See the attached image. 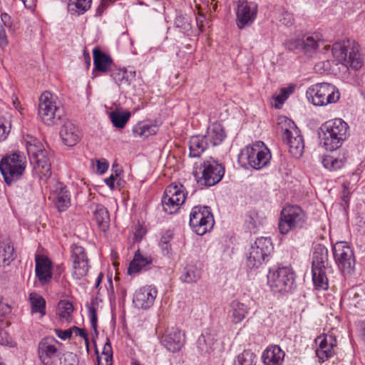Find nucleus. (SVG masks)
<instances>
[{
    "mask_svg": "<svg viewBox=\"0 0 365 365\" xmlns=\"http://www.w3.org/2000/svg\"><path fill=\"white\" fill-rule=\"evenodd\" d=\"M319 138L327 150L340 148L349 136V125L342 119L336 118L323 123L319 128Z\"/></svg>",
    "mask_w": 365,
    "mask_h": 365,
    "instance_id": "1",
    "label": "nucleus"
},
{
    "mask_svg": "<svg viewBox=\"0 0 365 365\" xmlns=\"http://www.w3.org/2000/svg\"><path fill=\"white\" fill-rule=\"evenodd\" d=\"M331 273L333 269L329 263L328 249L322 244H317L312 257V281L316 289H328L327 274Z\"/></svg>",
    "mask_w": 365,
    "mask_h": 365,
    "instance_id": "2",
    "label": "nucleus"
},
{
    "mask_svg": "<svg viewBox=\"0 0 365 365\" xmlns=\"http://www.w3.org/2000/svg\"><path fill=\"white\" fill-rule=\"evenodd\" d=\"M331 52L334 58L347 68L359 70L364 64L359 46L354 41L346 39L336 42L331 46Z\"/></svg>",
    "mask_w": 365,
    "mask_h": 365,
    "instance_id": "3",
    "label": "nucleus"
},
{
    "mask_svg": "<svg viewBox=\"0 0 365 365\" xmlns=\"http://www.w3.org/2000/svg\"><path fill=\"white\" fill-rule=\"evenodd\" d=\"M38 113L41 120L49 126L59 124L65 115L58 98L49 91H44L39 97Z\"/></svg>",
    "mask_w": 365,
    "mask_h": 365,
    "instance_id": "4",
    "label": "nucleus"
},
{
    "mask_svg": "<svg viewBox=\"0 0 365 365\" xmlns=\"http://www.w3.org/2000/svg\"><path fill=\"white\" fill-rule=\"evenodd\" d=\"M272 155L269 148L262 141H257L252 145H247L239 154V161L247 163L250 167L260 170L266 167L271 160Z\"/></svg>",
    "mask_w": 365,
    "mask_h": 365,
    "instance_id": "5",
    "label": "nucleus"
},
{
    "mask_svg": "<svg viewBox=\"0 0 365 365\" xmlns=\"http://www.w3.org/2000/svg\"><path fill=\"white\" fill-rule=\"evenodd\" d=\"M278 125L282 133V139L287 144L289 153L294 158L302 156L304 148V140L301 132L295 123L287 117L279 118Z\"/></svg>",
    "mask_w": 365,
    "mask_h": 365,
    "instance_id": "6",
    "label": "nucleus"
},
{
    "mask_svg": "<svg viewBox=\"0 0 365 365\" xmlns=\"http://www.w3.org/2000/svg\"><path fill=\"white\" fill-rule=\"evenodd\" d=\"M307 215L298 205H289L284 207L279 220V230L282 235L304 228L307 224Z\"/></svg>",
    "mask_w": 365,
    "mask_h": 365,
    "instance_id": "7",
    "label": "nucleus"
},
{
    "mask_svg": "<svg viewBox=\"0 0 365 365\" xmlns=\"http://www.w3.org/2000/svg\"><path fill=\"white\" fill-rule=\"evenodd\" d=\"M26 166L23 153L15 152L4 157L0 161V171L7 185H11L23 175Z\"/></svg>",
    "mask_w": 365,
    "mask_h": 365,
    "instance_id": "8",
    "label": "nucleus"
},
{
    "mask_svg": "<svg viewBox=\"0 0 365 365\" xmlns=\"http://www.w3.org/2000/svg\"><path fill=\"white\" fill-rule=\"evenodd\" d=\"M273 249L270 238L263 237L257 238L251 245L246 254L247 266L250 269H258L269 260Z\"/></svg>",
    "mask_w": 365,
    "mask_h": 365,
    "instance_id": "9",
    "label": "nucleus"
},
{
    "mask_svg": "<svg viewBox=\"0 0 365 365\" xmlns=\"http://www.w3.org/2000/svg\"><path fill=\"white\" fill-rule=\"evenodd\" d=\"M225 174V168L210 157L202 161L199 172L195 173L197 182L200 186L211 187L217 184Z\"/></svg>",
    "mask_w": 365,
    "mask_h": 365,
    "instance_id": "10",
    "label": "nucleus"
},
{
    "mask_svg": "<svg viewBox=\"0 0 365 365\" xmlns=\"http://www.w3.org/2000/svg\"><path fill=\"white\" fill-rule=\"evenodd\" d=\"M306 96L314 106H323L336 103L339 99L340 94L334 85L322 83L310 86L306 92Z\"/></svg>",
    "mask_w": 365,
    "mask_h": 365,
    "instance_id": "11",
    "label": "nucleus"
},
{
    "mask_svg": "<svg viewBox=\"0 0 365 365\" xmlns=\"http://www.w3.org/2000/svg\"><path fill=\"white\" fill-rule=\"evenodd\" d=\"M189 224L193 232L200 236L211 230L215 220L210 207L197 205L192 207Z\"/></svg>",
    "mask_w": 365,
    "mask_h": 365,
    "instance_id": "12",
    "label": "nucleus"
},
{
    "mask_svg": "<svg viewBox=\"0 0 365 365\" xmlns=\"http://www.w3.org/2000/svg\"><path fill=\"white\" fill-rule=\"evenodd\" d=\"M27 152L31 162L36 165V168L41 179L46 180L51 175V165L48 152L43 148V145L36 139L28 142Z\"/></svg>",
    "mask_w": 365,
    "mask_h": 365,
    "instance_id": "13",
    "label": "nucleus"
},
{
    "mask_svg": "<svg viewBox=\"0 0 365 365\" xmlns=\"http://www.w3.org/2000/svg\"><path fill=\"white\" fill-rule=\"evenodd\" d=\"M267 280L274 291L287 292L293 287L294 274L290 267H278L277 269H269Z\"/></svg>",
    "mask_w": 365,
    "mask_h": 365,
    "instance_id": "14",
    "label": "nucleus"
},
{
    "mask_svg": "<svg viewBox=\"0 0 365 365\" xmlns=\"http://www.w3.org/2000/svg\"><path fill=\"white\" fill-rule=\"evenodd\" d=\"M333 255L339 269L346 274L354 271L355 259L351 248L344 242H338L333 247Z\"/></svg>",
    "mask_w": 365,
    "mask_h": 365,
    "instance_id": "15",
    "label": "nucleus"
},
{
    "mask_svg": "<svg viewBox=\"0 0 365 365\" xmlns=\"http://www.w3.org/2000/svg\"><path fill=\"white\" fill-rule=\"evenodd\" d=\"M58 341L53 336L42 339L38 346L39 359L43 365H54L58 361L60 351L56 347Z\"/></svg>",
    "mask_w": 365,
    "mask_h": 365,
    "instance_id": "16",
    "label": "nucleus"
},
{
    "mask_svg": "<svg viewBox=\"0 0 365 365\" xmlns=\"http://www.w3.org/2000/svg\"><path fill=\"white\" fill-rule=\"evenodd\" d=\"M71 259L73 262V277L80 279L86 276L89 269L88 259L85 249L77 245L71 247Z\"/></svg>",
    "mask_w": 365,
    "mask_h": 365,
    "instance_id": "17",
    "label": "nucleus"
},
{
    "mask_svg": "<svg viewBox=\"0 0 365 365\" xmlns=\"http://www.w3.org/2000/svg\"><path fill=\"white\" fill-rule=\"evenodd\" d=\"M257 6L254 2L240 0L237 10V25L242 29L250 26L256 19Z\"/></svg>",
    "mask_w": 365,
    "mask_h": 365,
    "instance_id": "18",
    "label": "nucleus"
},
{
    "mask_svg": "<svg viewBox=\"0 0 365 365\" xmlns=\"http://www.w3.org/2000/svg\"><path fill=\"white\" fill-rule=\"evenodd\" d=\"M157 293L158 291L155 287H143L135 292L133 302L138 308L148 309L153 304Z\"/></svg>",
    "mask_w": 365,
    "mask_h": 365,
    "instance_id": "19",
    "label": "nucleus"
},
{
    "mask_svg": "<svg viewBox=\"0 0 365 365\" xmlns=\"http://www.w3.org/2000/svg\"><path fill=\"white\" fill-rule=\"evenodd\" d=\"M324 40L322 34L314 33L310 36L304 37L302 39V52L308 57H313L321 46H324V48L328 50L329 46L324 45Z\"/></svg>",
    "mask_w": 365,
    "mask_h": 365,
    "instance_id": "20",
    "label": "nucleus"
},
{
    "mask_svg": "<svg viewBox=\"0 0 365 365\" xmlns=\"http://www.w3.org/2000/svg\"><path fill=\"white\" fill-rule=\"evenodd\" d=\"M161 342L168 351L174 353L180 351L182 347L184 339L179 329L171 328L165 331Z\"/></svg>",
    "mask_w": 365,
    "mask_h": 365,
    "instance_id": "21",
    "label": "nucleus"
},
{
    "mask_svg": "<svg viewBox=\"0 0 365 365\" xmlns=\"http://www.w3.org/2000/svg\"><path fill=\"white\" fill-rule=\"evenodd\" d=\"M59 212L66 211L71 205V195L66 187L58 183L56 190L49 197Z\"/></svg>",
    "mask_w": 365,
    "mask_h": 365,
    "instance_id": "22",
    "label": "nucleus"
},
{
    "mask_svg": "<svg viewBox=\"0 0 365 365\" xmlns=\"http://www.w3.org/2000/svg\"><path fill=\"white\" fill-rule=\"evenodd\" d=\"M331 336L328 338L326 336H319L316 338L315 343L318 345L316 354L319 361L324 362L333 356L335 346Z\"/></svg>",
    "mask_w": 365,
    "mask_h": 365,
    "instance_id": "23",
    "label": "nucleus"
},
{
    "mask_svg": "<svg viewBox=\"0 0 365 365\" xmlns=\"http://www.w3.org/2000/svg\"><path fill=\"white\" fill-rule=\"evenodd\" d=\"M60 136L65 145L73 146L80 140L81 132L71 121L67 120L60 130Z\"/></svg>",
    "mask_w": 365,
    "mask_h": 365,
    "instance_id": "24",
    "label": "nucleus"
},
{
    "mask_svg": "<svg viewBox=\"0 0 365 365\" xmlns=\"http://www.w3.org/2000/svg\"><path fill=\"white\" fill-rule=\"evenodd\" d=\"M284 356L279 346H269L262 353L263 365H282Z\"/></svg>",
    "mask_w": 365,
    "mask_h": 365,
    "instance_id": "25",
    "label": "nucleus"
},
{
    "mask_svg": "<svg viewBox=\"0 0 365 365\" xmlns=\"http://www.w3.org/2000/svg\"><path fill=\"white\" fill-rule=\"evenodd\" d=\"M14 259V248L11 239L9 237L0 236V266H8Z\"/></svg>",
    "mask_w": 365,
    "mask_h": 365,
    "instance_id": "26",
    "label": "nucleus"
},
{
    "mask_svg": "<svg viewBox=\"0 0 365 365\" xmlns=\"http://www.w3.org/2000/svg\"><path fill=\"white\" fill-rule=\"evenodd\" d=\"M209 146H217L221 144L226 138V133L222 124L215 122L210 125L204 135Z\"/></svg>",
    "mask_w": 365,
    "mask_h": 365,
    "instance_id": "27",
    "label": "nucleus"
},
{
    "mask_svg": "<svg viewBox=\"0 0 365 365\" xmlns=\"http://www.w3.org/2000/svg\"><path fill=\"white\" fill-rule=\"evenodd\" d=\"M248 313L249 308L245 304L238 300H233L230 302L228 317L232 323L237 324L242 322Z\"/></svg>",
    "mask_w": 365,
    "mask_h": 365,
    "instance_id": "28",
    "label": "nucleus"
},
{
    "mask_svg": "<svg viewBox=\"0 0 365 365\" xmlns=\"http://www.w3.org/2000/svg\"><path fill=\"white\" fill-rule=\"evenodd\" d=\"M94 68L103 73H107L112 69V58L98 48L93 51Z\"/></svg>",
    "mask_w": 365,
    "mask_h": 365,
    "instance_id": "29",
    "label": "nucleus"
},
{
    "mask_svg": "<svg viewBox=\"0 0 365 365\" xmlns=\"http://www.w3.org/2000/svg\"><path fill=\"white\" fill-rule=\"evenodd\" d=\"M347 161L345 152L339 154L328 155L323 157L322 163L329 171H335L343 168Z\"/></svg>",
    "mask_w": 365,
    "mask_h": 365,
    "instance_id": "30",
    "label": "nucleus"
},
{
    "mask_svg": "<svg viewBox=\"0 0 365 365\" xmlns=\"http://www.w3.org/2000/svg\"><path fill=\"white\" fill-rule=\"evenodd\" d=\"M91 209L93 210V220L101 230L106 231L110 223V215L108 210L101 204L93 205Z\"/></svg>",
    "mask_w": 365,
    "mask_h": 365,
    "instance_id": "31",
    "label": "nucleus"
},
{
    "mask_svg": "<svg viewBox=\"0 0 365 365\" xmlns=\"http://www.w3.org/2000/svg\"><path fill=\"white\" fill-rule=\"evenodd\" d=\"M216 341L215 334L210 331H206L198 337L197 346L201 354H210L215 349Z\"/></svg>",
    "mask_w": 365,
    "mask_h": 365,
    "instance_id": "32",
    "label": "nucleus"
},
{
    "mask_svg": "<svg viewBox=\"0 0 365 365\" xmlns=\"http://www.w3.org/2000/svg\"><path fill=\"white\" fill-rule=\"evenodd\" d=\"M153 259L150 257L143 255L138 250L130 262L128 272L130 274L138 273L143 269H147V267L152 264Z\"/></svg>",
    "mask_w": 365,
    "mask_h": 365,
    "instance_id": "33",
    "label": "nucleus"
},
{
    "mask_svg": "<svg viewBox=\"0 0 365 365\" xmlns=\"http://www.w3.org/2000/svg\"><path fill=\"white\" fill-rule=\"evenodd\" d=\"M51 262L48 259H36V274L41 284H47L52 278Z\"/></svg>",
    "mask_w": 365,
    "mask_h": 365,
    "instance_id": "34",
    "label": "nucleus"
},
{
    "mask_svg": "<svg viewBox=\"0 0 365 365\" xmlns=\"http://www.w3.org/2000/svg\"><path fill=\"white\" fill-rule=\"evenodd\" d=\"M189 144V156L192 158H199L209 147L204 135H195L191 137Z\"/></svg>",
    "mask_w": 365,
    "mask_h": 365,
    "instance_id": "35",
    "label": "nucleus"
},
{
    "mask_svg": "<svg viewBox=\"0 0 365 365\" xmlns=\"http://www.w3.org/2000/svg\"><path fill=\"white\" fill-rule=\"evenodd\" d=\"M158 128L155 124L148 122H140L133 128L134 136L147 138L157 133Z\"/></svg>",
    "mask_w": 365,
    "mask_h": 365,
    "instance_id": "36",
    "label": "nucleus"
},
{
    "mask_svg": "<svg viewBox=\"0 0 365 365\" xmlns=\"http://www.w3.org/2000/svg\"><path fill=\"white\" fill-rule=\"evenodd\" d=\"M176 191L171 189H165L164 195L162 199V205L163 207V210L168 214H174L176 213L181 205L179 202L175 201L173 198V193H175Z\"/></svg>",
    "mask_w": 365,
    "mask_h": 365,
    "instance_id": "37",
    "label": "nucleus"
},
{
    "mask_svg": "<svg viewBox=\"0 0 365 365\" xmlns=\"http://www.w3.org/2000/svg\"><path fill=\"white\" fill-rule=\"evenodd\" d=\"M201 277V270L197 266L187 265L182 272L180 279L185 283L197 282Z\"/></svg>",
    "mask_w": 365,
    "mask_h": 365,
    "instance_id": "38",
    "label": "nucleus"
},
{
    "mask_svg": "<svg viewBox=\"0 0 365 365\" xmlns=\"http://www.w3.org/2000/svg\"><path fill=\"white\" fill-rule=\"evenodd\" d=\"M32 313H39L41 317L46 315V300L43 297L32 292L29 294Z\"/></svg>",
    "mask_w": 365,
    "mask_h": 365,
    "instance_id": "39",
    "label": "nucleus"
},
{
    "mask_svg": "<svg viewBox=\"0 0 365 365\" xmlns=\"http://www.w3.org/2000/svg\"><path fill=\"white\" fill-rule=\"evenodd\" d=\"M110 76L115 83L120 88L121 86H128L130 84V76L128 71L124 68L111 69Z\"/></svg>",
    "mask_w": 365,
    "mask_h": 365,
    "instance_id": "40",
    "label": "nucleus"
},
{
    "mask_svg": "<svg viewBox=\"0 0 365 365\" xmlns=\"http://www.w3.org/2000/svg\"><path fill=\"white\" fill-rule=\"evenodd\" d=\"M110 118L115 127L123 128L130 118V113L115 110L110 113Z\"/></svg>",
    "mask_w": 365,
    "mask_h": 365,
    "instance_id": "41",
    "label": "nucleus"
},
{
    "mask_svg": "<svg viewBox=\"0 0 365 365\" xmlns=\"http://www.w3.org/2000/svg\"><path fill=\"white\" fill-rule=\"evenodd\" d=\"M98 365H113V349L110 340L107 338L102 354L98 356Z\"/></svg>",
    "mask_w": 365,
    "mask_h": 365,
    "instance_id": "42",
    "label": "nucleus"
},
{
    "mask_svg": "<svg viewBox=\"0 0 365 365\" xmlns=\"http://www.w3.org/2000/svg\"><path fill=\"white\" fill-rule=\"evenodd\" d=\"M91 5V0H69L68 9L78 14H84Z\"/></svg>",
    "mask_w": 365,
    "mask_h": 365,
    "instance_id": "43",
    "label": "nucleus"
},
{
    "mask_svg": "<svg viewBox=\"0 0 365 365\" xmlns=\"http://www.w3.org/2000/svg\"><path fill=\"white\" fill-rule=\"evenodd\" d=\"M257 356L250 350H245L239 354L234 365H256Z\"/></svg>",
    "mask_w": 365,
    "mask_h": 365,
    "instance_id": "44",
    "label": "nucleus"
},
{
    "mask_svg": "<svg viewBox=\"0 0 365 365\" xmlns=\"http://www.w3.org/2000/svg\"><path fill=\"white\" fill-rule=\"evenodd\" d=\"M58 316L61 320L69 321L73 312V306L68 301H61L58 304Z\"/></svg>",
    "mask_w": 365,
    "mask_h": 365,
    "instance_id": "45",
    "label": "nucleus"
},
{
    "mask_svg": "<svg viewBox=\"0 0 365 365\" xmlns=\"http://www.w3.org/2000/svg\"><path fill=\"white\" fill-rule=\"evenodd\" d=\"M98 297H93L90 304H88L86 306L88 309L89 317L91 320V324L92 329L94 330L96 334H97V322H98V317H97V311L96 307H98Z\"/></svg>",
    "mask_w": 365,
    "mask_h": 365,
    "instance_id": "46",
    "label": "nucleus"
},
{
    "mask_svg": "<svg viewBox=\"0 0 365 365\" xmlns=\"http://www.w3.org/2000/svg\"><path fill=\"white\" fill-rule=\"evenodd\" d=\"M11 128V120L10 116H0V141L5 140Z\"/></svg>",
    "mask_w": 365,
    "mask_h": 365,
    "instance_id": "47",
    "label": "nucleus"
},
{
    "mask_svg": "<svg viewBox=\"0 0 365 365\" xmlns=\"http://www.w3.org/2000/svg\"><path fill=\"white\" fill-rule=\"evenodd\" d=\"M166 189H171L176 191L175 193H173V198L177 202H179L180 205H182L185 200V193L184 192V187L182 184L179 185H170Z\"/></svg>",
    "mask_w": 365,
    "mask_h": 365,
    "instance_id": "48",
    "label": "nucleus"
},
{
    "mask_svg": "<svg viewBox=\"0 0 365 365\" xmlns=\"http://www.w3.org/2000/svg\"><path fill=\"white\" fill-rule=\"evenodd\" d=\"M175 24L177 27L180 28L184 31H187L191 29L190 17L182 14L177 15L175 19Z\"/></svg>",
    "mask_w": 365,
    "mask_h": 365,
    "instance_id": "49",
    "label": "nucleus"
},
{
    "mask_svg": "<svg viewBox=\"0 0 365 365\" xmlns=\"http://www.w3.org/2000/svg\"><path fill=\"white\" fill-rule=\"evenodd\" d=\"M285 48L289 51L302 52V39L292 38L287 41L284 43Z\"/></svg>",
    "mask_w": 365,
    "mask_h": 365,
    "instance_id": "50",
    "label": "nucleus"
},
{
    "mask_svg": "<svg viewBox=\"0 0 365 365\" xmlns=\"http://www.w3.org/2000/svg\"><path fill=\"white\" fill-rule=\"evenodd\" d=\"M314 70L321 74L329 73L331 70V62L329 60L319 62L314 66Z\"/></svg>",
    "mask_w": 365,
    "mask_h": 365,
    "instance_id": "51",
    "label": "nucleus"
},
{
    "mask_svg": "<svg viewBox=\"0 0 365 365\" xmlns=\"http://www.w3.org/2000/svg\"><path fill=\"white\" fill-rule=\"evenodd\" d=\"M63 365H78V359L76 354L73 352H66L63 354Z\"/></svg>",
    "mask_w": 365,
    "mask_h": 365,
    "instance_id": "52",
    "label": "nucleus"
},
{
    "mask_svg": "<svg viewBox=\"0 0 365 365\" xmlns=\"http://www.w3.org/2000/svg\"><path fill=\"white\" fill-rule=\"evenodd\" d=\"M1 19L4 29H7L8 31L13 34L15 31V26L13 25L11 16L6 13H2L1 14Z\"/></svg>",
    "mask_w": 365,
    "mask_h": 365,
    "instance_id": "53",
    "label": "nucleus"
},
{
    "mask_svg": "<svg viewBox=\"0 0 365 365\" xmlns=\"http://www.w3.org/2000/svg\"><path fill=\"white\" fill-rule=\"evenodd\" d=\"M246 222L248 225V228L252 231L257 227L259 224L257 214L255 212H250L247 215Z\"/></svg>",
    "mask_w": 365,
    "mask_h": 365,
    "instance_id": "54",
    "label": "nucleus"
},
{
    "mask_svg": "<svg viewBox=\"0 0 365 365\" xmlns=\"http://www.w3.org/2000/svg\"><path fill=\"white\" fill-rule=\"evenodd\" d=\"M293 88H282L280 91V93L274 97L275 101L278 102L280 104H283L285 101L288 98L290 93L292 92Z\"/></svg>",
    "mask_w": 365,
    "mask_h": 365,
    "instance_id": "55",
    "label": "nucleus"
},
{
    "mask_svg": "<svg viewBox=\"0 0 365 365\" xmlns=\"http://www.w3.org/2000/svg\"><path fill=\"white\" fill-rule=\"evenodd\" d=\"M71 330H72V334H74L76 336H80L81 337H82L84 339L86 348L88 350L89 341H88V334L86 332V331L83 329H81V328H79L78 327H75V326L71 327Z\"/></svg>",
    "mask_w": 365,
    "mask_h": 365,
    "instance_id": "56",
    "label": "nucleus"
},
{
    "mask_svg": "<svg viewBox=\"0 0 365 365\" xmlns=\"http://www.w3.org/2000/svg\"><path fill=\"white\" fill-rule=\"evenodd\" d=\"M279 21L282 24L289 26L294 23L293 15L287 11L282 12L279 16Z\"/></svg>",
    "mask_w": 365,
    "mask_h": 365,
    "instance_id": "57",
    "label": "nucleus"
},
{
    "mask_svg": "<svg viewBox=\"0 0 365 365\" xmlns=\"http://www.w3.org/2000/svg\"><path fill=\"white\" fill-rule=\"evenodd\" d=\"M56 335L63 340H66L70 339L72 336V330L71 328L66 330H61L59 329H56L54 330Z\"/></svg>",
    "mask_w": 365,
    "mask_h": 365,
    "instance_id": "58",
    "label": "nucleus"
},
{
    "mask_svg": "<svg viewBox=\"0 0 365 365\" xmlns=\"http://www.w3.org/2000/svg\"><path fill=\"white\" fill-rule=\"evenodd\" d=\"M9 43L6 29L1 26H0V46L1 48L6 47Z\"/></svg>",
    "mask_w": 365,
    "mask_h": 365,
    "instance_id": "59",
    "label": "nucleus"
},
{
    "mask_svg": "<svg viewBox=\"0 0 365 365\" xmlns=\"http://www.w3.org/2000/svg\"><path fill=\"white\" fill-rule=\"evenodd\" d=\"M11 312V307L3 302H0V316H5Z\"/></svg>",
    "mask_w": 365,
    "mask_h": 365,
    "instance_id": "60",
    "label": "nucleus"
},
{
    "mask_svg": "<svg viewBox=\"0 0 365 365\" xmlns=\"http://www.w3.org/2000/svg\"><path fill=\"white\" fill-rule=\"evenodd\" d=\"M118 176V171L115 170V175L114 174H112L110 177L106 178L104 180V182L110 188V189H113L114 188V182L115 180V178L116 177Z\"/></svg>",
    "mask_w": 365,
    "mask_h": 365,
    "instance_id": "61",
    "label": "nucleus"
},
{
    "mask_svg": "<svg viewBox=\"0 0 365 365\" xmlns=\"http://www.w3.org/2000/svg\"><path fill=\"white\" fill-rule=\"evenodd\" d=\"M349 185H350V182H347V181H345L343 183V188H344V190H343V195H342V200L345 202H347L348 200H349Z\"/></svg>",
    "mask_w": 365,
    "mask_h": 365,
    "instance_id": "62",
    "label": "nucleus"
},
{
    "mask_svg": "<svg viewBox=\"0 0 365 365\" xmlns=\"http://www.w3.org/2000/svg\"><path fill=\"white\" fill-rule=\"evenodd\" d=\"M108 168V163L106 160H97V169L100 173H104Z\"/></svg>",
    "mask_w": 365,
    "mask_h": 365,
    "instance_id": "63",
    "label": "nucleus"
},
{
    "mask_svg": "<svg viewBox=\"0 0 365 365\" xmlns=\"http://www.w3.org/2000/svg\"><path fill=\"white\" fill-rule=\"evenodd\" d=\"M145 233V231L143 230L142 227H137L135 232V239L137 241H140L142 238L143 237Z\"/></svg>",
    "mask_w": 365,
    "mask_h": 365,
    "instance_id": "64",
    "label": "nucleus"
}]
</instances>
